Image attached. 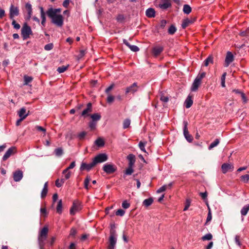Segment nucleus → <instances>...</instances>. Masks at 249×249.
<instances>
[{
  "instance_id": "obj_5",
  "label": "nucleus",
  "mask_w": 249,
  "mask_h": 249,
  "mask_svg": "<svg viewBox=\"0 0 249 249\" xmlns=\"http://www.w3.org/2000/svg\"><path fill=\"white\" fill-rule=\"evenodd\" d=\"M81 209V203L78 200H74L73 202L72 206L70 209V213L71 215H73Z\"/></svg>"
},
{
  "instance_id": "obj_2",
  "label": "nucleus",
  "mask_w": 249,
  "mask_h": 249,
  "mask_svg": "<svg viewBox=\"0 0 249 249\" xmlns=\"http://www.w3.org/2000/svg\"><path fill=\"white\" fill-rule=\"evenodd\" d=\"M21 33L23 40L29 38L30 36L33 34L31 28L26 23L23 24L21 30Z\"/></svg>"
},
{
  "instance_id": "obj_32",
  "label": "nucleus",
  "mask_w": 249,
  "mask_h": 249,
  "mask_svg": "<svg viewBox=\"0 0 249 249\" xmlns=\"http://www.w3.org/2000/svg\"><path fill=\"white\" fill-rule=\"evenodd\" d=\"M56 212L60 214L62 212V201L61 199H60L57 204V206L56 207Z\"/></svg>"
},
{
  "instance_id": "obj_30",
  "label": "nucleus",
  "mask_w": 249,
  "mask_h": 249,
  "mask_svg": "<svg viewBox=\"0 0 249 249\" xmlns=\"http://www.w3.org/2000/svg\"><path fill=\"white\" fill-rule=\"evenodd\" d=\"M192 11V8L188 4H185L183 6V11L184 14H189Z\"/></svg>"
},
{
  "instance_id": "obj_21",
  "label": "nucleus",
  "mask_w": 249,
  "mask_h": 249,
  "mask_svg": "<svg viewBox=\"0 0 249 249\" xmlns=\"http://www.w3.org/2000/svg\"><path fill=\"white\" fill-rule=\"evenodd\" d=\"M92 111V105L90 103L87 104V107L82 112V116H86L89 115V113Z\"/></svg>"
},
{
  "instance_id": "obj_43",
  "label": "nucleus",
  "mask_w": 249,
  "mask_h": 249,
  "mask_svg": "<svg viewBox=\"0 0 249 249\" xmlns=\"http://www.w3.org/2000/svg\"><path fill=\"white\" fill-rule=\"evenodd\" d=\"M130 124V120L129 119H125L123 122V128L126 129L129 127Z\"/></svg>"
},
{
  "instance_id": "obj_62",
  "label": "nucleus",
  "mask_w": 249,
  "mask_h": 249,
  "mask_svg": "<svg viewBox=\"0 0 249 249\" xmlns=\"http://www.w3.org/2000/svg\"><path fill=\"white\" fill-rule=\"evenodd\" d=\"M190 204H191L190 201L189 200L187 199L186 200V204H185V207L183 210L184 211H185L188 209L189 207L190 206Z\"/></svg>"
},
{
  "instance_id": "obj_3",
  "label": "nucleus",
  "mask_w": 249,
  "mask_h": 249,
  "mask_svg": "<svg viewBox=\"0 0 249 249\" xmlns=\"http://www.w3.org/2000/svg\"><path fill=\"white\" fill-rule=\"evenodd\" d=\"M52 20V22L58 27H61L64 23V18L61 15H53V16H48Z\"/></svg>"
},
{
  "instance_id": "obj_49",
  "label": "nucleus",
  "mask_w": 249,
  "mask_h": 249,
  "mask_svg": "<svg viewBox=\"0 0 249 249\" xmlns=\"http://www.w3.org/2000/svg\"><path fill=\"white\" fill-rule=\"evenodd\" d=\"M206 73L205 72H202L201 73H199L196 79L198 80L199 81L201 82L202 79L205 76Z\"/></svg>"
},
{
  "instance_id": "obj_46",
  "label": "nucleus",
  "mask_w": 249,
  "mask_h": 249,
  "mask_svg": "<svg viewBox=\"0 0 249 249\" xmlns=\"http://www.w3.org/2000/svg\"><path fill=\"white\" fill-rule=\"evenodd\" d=\"M133 172V167L128 166V167L125 170V174L126 175H130Z\"/></svg>"
},
{
  "instance_id": "obj_35",
  "label": "nucleus",
  "mask_w": 249,
  "mask_h": 249,
  "mask_svg": "<svg viewBox=\"0 0 249 249\" xmlns=\"http://www.w3.org/2000/svg\"><path fill=\"white\" fill-rule=\"evenodd\" d=\"M219 143V140L218 139H216L213 142H212L209 146V149L211 150L216 146Z\"/></svg>"
},
{
  "instance_id": "obj_47",
  "label": "nucleus",
  "mask_w": 249,
  "mask_h": 249,
  "mask_svg": "<svg viewBox=\"0 0 249 249\" xmlns=\"http://www.w3.org/2000/svg\"><path fill=\"white\" fill-rule=\"evenodd\" d=\"M241 180L245 183H247L249 181V175L246 174L241 177Z\"/></svg>"
},
{
  "instance_id": "obj_9",
  "label": "nucleus",
  "mask_w": 249,
  "mask_h": 249,
  "mask_svg": "<svg viewBox=\"0 0 249 249\" xmlns=\"http://www.w3.org/2000/svg\"><path fill=\"white\" fill-rule=\"evenodd\" d=\"M183 135L186 139V140L189 142H192L193 139V137L192 136L189 134V131L188 130V128H187V125H188V123L185 121H183Z\"/></svg>"
},
{
  "instance_id": "obj_59",
  "label": "nucleus",
  "mask_w": 249,
  "mask_h": 249,
  "mask_svg": "<svg viewBox=\"0 0 249 249\" xmlns=\"http://www.w3.org/2000/svg\"><path fill=\"white\" fill-rule=\"evenodd\" d=\"M125 212L124 210L122 209H119L116 212V214L117 215H119L121 216H123Z\"/></svg>"
},
{
  "instance_id": "obj_8",
  "label": "nucleus",
  "mask_w": 249,
  "mask_h": 249,
  "mask_svg": "<svg viewBox=\"0 0 249 249\" xmlns=\"http://www.w3.org/2000/svg\"><path fill=\"white\" fill-rule=\"evenodd\" d=\"M156 3L163 10L167 9L171 5L170 0H157Z\"/></svg>"
},
{
  "instance_id": "obj_10",
  "label": "nucleus",
  "mask_w": 249,
  "mask_h": 249,
  "mask_svg": "<svg viewBox=\"0 0 249 249\" xmlns=\"http://www.w3.org/2000/svg\"><path fill=\"white\" fill-rule=\"evenodd\" d=\"M17 152L16 148L14 146L11 147L9 148L5 152V154L2 157V160L3 161L6 160L11 156L14 155Z\"/></svg>"
},
{
  "instance_id": "obj_11",
  "label": "nucleus",
  "mask_w": 249,
  "mask_h": 249,
  "mask_svg": "<svg viewBox=\"0 0 249 249\" xmlns=\"http://www.w3.org/2000/svg\"><path fill=\"white\" fill-rule=\"evenodd\" d=\"M19 15V9L18 7L15 6L12 4L10 7V18L13 19L14 17L18 16Z\"/></svg>"
},
{
  "instance_id": "obj_48",
  "label": "nucleus",
  "mask_w": 249,
  "mask_h": 249,
  "mask_svg": "<svg viewBox=\"0 0 249 249\" xmlns=\"http://www.w3.org/2000/svg\"><path fill=\"white\" fill-rule=\"evenodd\" d=\"M86 135L87 132L85 131H82L78 134V135H77V138L79 139V140H82L84 139Z\"/></svg>"
},
{
  "instance_id": "obj_34",
  "label": "nucleus",
  "mask_w": 249,
  "mask_h": 249,
  "mask_svg": "<svg viewBox=\"0 0 249 249\" xmlns=\"http://www.w3.org/2000/svg\"><path fill=\"white\" fill-rule=\"evenodd\" d=\"M71 172L67 170L66 172H64V170L62 172V174L64 175V178L62 179H64L65 181L69 179L71 176Z\"/></svg>"
},
{
  "instance_id": "obj_4",
  "label": "nucleus",
  "mask_w": 249,
  "mask_h": 249,
  "mask_svg": "<svg viewBox=\"0 0 249 249\" xmlns=\"http://www.w3.org/2000/svg\"><path fill=\"white\" fill-rule=\"evenodd\" d=\"M117 242V237L115 231H111L107 249H114Z\"/></svg>"
},
{
  "instance_id": "obj_38",
  "label": "nucleus",
  "mask_w": 249,
  "mask_h": 249,
  "mask_svg": "<svg viewBox=\"0 0 249 249\" xmlns=\"http://www.w3.org/2000/svg\"><path fill=\"white\" fill-rule=\"evenodd\" d=\"M55 154L57 157L61 156L63 154V151L62 148H58L54 150Z\"/></svg>"
},
{
  "instance_id": "obj_51",
  "label": "nucleus",
  "mask_w": 249,
  "mask_h": 249,
  "mask_svg": "<svg viewBox=\"0 0 249 249\" xmlns=\"http://www.w3.org/2000/svg\"><path fill=\"white\" fill-rule=\"evenodd\" d=\"M24 85H27L29 83L31 82L33 78L30 76H24Z\"/></svg>"
},
{
  "instance_id": "obj_40",
  "label": "nucleus",
  "mask_w": 249,
  "mask_h": 249,
  "mask_svg": "<svg viewBox=\"0 0 249 249\" xmlns=\"http://www.w3.org/2000/svg\"><path fill=\"white\" fill-rule=\"evenodd\" d=\"M226 72H224L221 77V85L222 87H225V79L226 76Z\"/></svg>"
},
{
  "instance_id": "obj_22",
  "label": "nucleus",
  "mask_w": 249,
  "mask_h": 249,
  "mask_svg": "<svg viewBox=\"0 0 249 249\" xmlns=\"http://www.w3.org/2000/svg\"><path fill=\"white\" fill-rule=\"evenodd\" d=\"M193 103L192 96L189 95L185 101L184 105L187 108H188L192 106Z\"/></svg>"
},
{
  "instance_id": "obj_33",
  "label": "nucleus",
  "mask_w": 249,
  "mask_h": 249,
  "mask_svg": "<svg viewBox=\"0 0 249 249\" xmlns=\"http://www.w3.org/2000/svg\"><path fill=\"white\" fill-rule=\"evenodd\" d=\"M91 118L92 119V121H98L100 120L101 116L98 113H94L90 116Z\"/></svg>"
},
{
  "instance_id": "obj_23",
  "label": "nucleus",
  "mask_w": 249,
  "mask_h": 249,
  "mask_svg": "<svg viewBox=\"0 0 249 249\" xmlns=\"http://www.w3.org/2000/svg\"><path fill=\"white\" fill-rule=\"evenodd\" d=\"M195 20V19H190L189 18H186L184 19L182 22L181 24V27L183 29L186 28L190 24L193 23L194 21Z\"/></svg>"
},
{
  "instance_id": "obj_27",
  "label": "nucleus",
  "mask_w": 249,
  "mask_h": 249,
  "mask_svg": "<svg viewBox=\"0 0 249 249\" xmlns=\"http://www.w3.org/2000/svg\"><path fill=\"white\" fill-rule=\"evenodd\" d=\"M145 14L148 18H153L155 16V11L153 8H149L146 10Z\"/></svg>"
},
{
  "instance_id": "obj_54",
  "label": "nucleus",
  "mask_w": 249,
  "mask_h": 249,
  "mask_svg": "<svg viewBox=\"0 0 249 249\" xmlns=\"http://www.w3.org/2000/svg\"><path fill=\"white\" fill-rule=\"evenodd\" d=\"M47 193H48V189L43 188L41 191V197L42 198L45 197L46 196H47Z\"/></svg>"
},
{
  "instance_id": "obj_58",
  "label": "nucleus",
  "mask_w": 249,
  "mask_h": 249,
  "mask_svg": "<svg viewBox=\"0 0 249 249\" xmlns=\"http://www.w3.org/2000/svg\"><path fill=\"white\" fill-rule=\"evenodd\" d=\"M96 123L95 122L91 121L89 123V127L91 130H94L96 128Z\"/></svg>"
},
{
  "instance_id": "obj_63",
  "label": "nucleus",
  "mask_w": 249,
  "mask_h": 249,
  "mask_svg": "<svg viewBox=\"0 0 249 249\" xmlns=\"http://www.w3.org/2000/svg\"><path fill=\"white\" fill-rule=\"evenodd\" d=\"M70 0H65L63 2V6L67 8L70 4Z\"/></svg>"
},
{
  "instance_id": "obj_14",
  "label": "nucleus",
  "mask_w": 249,
  "mask_h": 249,
  "mask_svg": "<svg viewBox=\"0 0 249 249\" xmlns=\"http://www.w3.org/2000/svg\"><path fill=\"white\" fill-rule=\"evenodd\" d=\"M95 166L93 161H92L89 164H87L85 162H82L81 164L80 169L81 171L83 170H87L89 171L92 168H93Z\"/></svg>"
},
{
  "instance_id": "obj_28",
  "label": "nucleus",
  "mask_w": 249,
  "mask_h": 249,
  "mask_svg": "<svg viewBox=\"0 0 249 249\" xmlns=\"http://www.w3.org/2000/svg\"><path fill=\"white\" fill-rule=\"evenodd\" d=\"M249 211V204L245 205L241 210V214L243 216H245Z\"/></svg>"
},
{
  "instance_id": "obj_56",
  "label": "nucleus",
  "mask_w": 249,
  "mask_h": 249,
  "mask_svg": "<svg viewBox=\"0 0 249 249\" xmlns=\"http://www.w3.org/2000/svg\"><path fill=\"white\" fill-rule=\"evenodd\" d=\"M75 166V161H72L70 165L64 170V172H66L67 170H70L73 168Z\"/></svg>"
},
{
  "instance_id": "obj_53",
  "label": "nucleus",
  "mask_w": 249,
  "mask_h": 249,
  "mask_svg": "<svg viewBox=\"0 0 249 249\" xmlns=\"http://www.w3.org/2000/svg\"><path fill=\"white\" fill-rule=\"evenodd\" d=\"M12 24L14 26V28L17 30H18L20 28V25L18 23H17L14 19H13Z\"/></svg>"
},
{
  "instance_id": "obj_25",
  "label": "nucleus",
  "mask_w": 249,
  "mask_h": 249,
  "mask_svg": "<svg viewBox=\"0 0 249 249\" xmlns=\"http://www.w3.org/2000/svg\"><path fill=\"white\" fill-rule=\"evenodd\" d=\"M127 159L129 161L128 166L133 167L136 160L135 156L133 154H129L128 155Z\"/></svg>"
},
{
  "instance_id": "obj_60",
  "label": "nucleus",
  "mask_w": 249,
  "mask_h": 249,
  "mask_svg": "<svg viewBox=\"0 0 249 249\" xmlns=\"http://www.w3.org/2000/svg\"><path fill=\"white\" fill-rule=\"evenodd\" d=\"M167 23V21L166 20L163 19L160 21V28L163 29L166 25Z\"/></svg>"
},
{
  "instance_id": "obj_7",
  "label": "nucleus",
  "mask_w": 249,
  "mask_h": 249,
  "mask_svg": "<svg viewBox=\"0 0 249 249\" xmlns=\"http://www.w3.org/2000/svg\"><path fill=\"white\" fill-rule=\"evenodd\" d=\"M103 169L107 174H111L117 170L116 166L111 163H106L104 165Z\"/></svg>"
},
{
  "instance_id": "obj_18",
  "label": "nucleus",
  "mask_w": 249,
  "mask_h": 249,
  "mask_svg": "<svg viewBox=\"0 0 249 249\" xmlns=\"http://www.w3.org/2000/svg\"><path fill=\"white\" fill-rule=\"evenodd\" d=\"M138 87L136 83H134L131 86L127 88L125 90V93L129 92L134 93L138 90Z\"/></svg>"
},
{
  "instance_id": "obj_15",
  "label": "nucleus",
  "mask_w": 249,
  "mask_h": 249,
  "mask_svg": "<svg viewBox=\"0 0 249 249\" xmlns=\"http://www.w3.org/2000/svg\"><path fill=\"white\" fill-rule=\"evenodd\" d=\"M61 12V9L60 8H50L46 12V14L48 16H53V15H59L57 13Z\"/></svg>"
},
{
  "instance_id": "obj_57",
  "label": "nucleus",
  "mask_w": 249,
  "mask_h": 249,
  "mask_svg": "<svg viewBox=\"0 0 249 249\" xmlns=\"http://www.w3.org/2000/svg\"><path fill=\"white\" fill-rule=\"evenodd\" d=\"M167 189V186H166V185H164L162 186L161 187H160L157 191L158 193H160L161 192H164Z\"/></svg>"
},
{
  "instance_id": "obj_42",
  "label": "nucleus",
  "mask_w": 249,
  "mask_h": 249,
  "mask_svg": "<svg viewBox=\"0 0 249 249\" xmlns=\"http://www.w3.org/2000/svg\"><path fill=\"white\" fill-rule=\"evenodd\" d=\"M176 31H177V29H176V27L174 25H172L169 27L168 32L170 35H173L174 34H175V33L176 32Z\"/></svg>"
},
{
  "instance_id": "obj_19",
  "label": "nucleus",
  "mask_w": 249,
  "mask_h": 249,
  "mask_svg": "<svg viewBox=\"0 0 249 249\" xmlns=\"http://www.w3.org/2000/svg\"><path fill=\"white\" fill-rule=\"evenodd\" d=\"M221 168L223 173L225 174L229 170H232L233 166L231 164L225 163L222 165Z\"/></svg>"
},
{
  "instance_id": "obj_26",
  "label": "nucleus",
  "mask_w": 249,
  "mask_h": 249,
  "mask_svg": "<svg viewBox=\"0 0 249 249\" xmlns=\"http://www.w3.org/2000/svg\"><path fill=\"white\" fill-rule=\"evenodd\" d=\"M163 50L162 47L156 46L153 49V53L155 56H158L163 51Z\"/></svg>"
},
{
  "instance_id": "obj_45",
  "label": "nucleus",
  "mask_w": 249,
  "mask_h": 249,
  "mask_svg": "<svg viewBox=\"0 0 249 249\" xmlns=\"http://www.w3.org/2000/svg\"><path fill=\"white\" fill-rule=\"evenodd\" d=\"M90 180V178L89 177L87 176L85 179L84 181V187L86 189H89V183Z\"/></svg>"
},
{
  "instance_id": "obj_29",
  "label": "nucleus",
  "mask_w": 249,
  "mask_h": 249,
  "mask_svg": "<svg viewBox=\"0 0 249 249\" xmlns=\"http://www.w3.org/2000/svg\"><path fill=\"white\" fill-rule=\"evenodd\" d=\"M213 63V57L212 55L209 56L204 61V65L206 67L208 66L209 64Z\"/></svg>"
},
{
  "instance_id": "obj_52",
  "label": "nucleus",
  "mask_w": 249,
  "mask_h": 249,
  "mask_svg": "<svg viewBox=\"0 0 249 249\" xmlns=\"http://www.w3.org/2000/svg\"><path fill=\"white\" fill-rule=\"evenodd\" d=\"M53 43H49V44H46L45 46H44V49L46 50V51H50L52 49H53Z\"/></svg>"
},
{
  "instance_id": "obj_31",
  "label": "nucleus",
  "mask_w": 249,
  "mask_h": 249,
  "mask_svg": "<svg viewBox=\"0 0 249 249\" xmlns=\"http://www.w3.org/2000/svg\"><path fill=\"white\" fill-rule=\"evenodd\" d=\"M153 202V199L152 198H148L143 201V205L145 207H148L152 204Z\"/></svg>"
},
{
  "instance_id": "obj_39",
  "label": "nucleus",
  "mask_w": 249,
  "mask_h": 249,
  "mask_svg": "<svg viewBox=\"0 0 249 249\" xmlns=\"http://www.w3.org/2000/svg\"><path fill=\"white\" fill-rule=\"evenodd\" d=\"M95 143L98 146L101 147L104 145V142L103 139L98 138L95 141Z\"/></svg>"
},
{
  "instance_id": "obj_24",
  "label": "nucleus",
  "mask_w": 249,
  "mask_h": 249,
  "mask_svg": "<svg viewBox=\"0 0 249 249\" xmlns=\"http://www.w3.org/2000/svg\"><path fill=\"white\" fill-rule=\"evenodd\" d=\"M25 8L27 11V13H28V18L27 19H29L31 16H32V5L28 2V3H26V4H25Z\"/></svg>"
},
{
  "instance_id": "obj_20",
  "label": "nucleus",
  "mask_w": 249,
  "mask_h": 249,
  "mask_svg": "<svg viewBox=\"0 0 249 249\" xmlns=\"http://www.w3.org/2000/svg\"><path fill=\"white\" fill-rule=\"evenodd\" d=\"M201 82L195 78L192 85L191 86V90L192 91H196L199 86L201 85Z\"/></svg>"
},
{
  "instance_id": "obj_61",
  "label": "nucleus",
  "mask_w": 249,
  "mask_h": 249,
  "mask_svg": "<svg viewBox=\"0 0 249 249\" xmlns=\"http://www.w3.org/2000/svg\"><path fill=\"white\" fill-rule=\"evenodd\" d=\"M160 99L161 101L164 103H167L169 100V98L168 97L163 95L161 96Z\"/></svg>"
},
{
  "instance_id": "obj_55",
  "label": "nucleus",
  "mask_w": 249,
  "mask_h": 249,
  "mask_svg": "<svg viewBox=\"0 0 249 249\" xmlns=\"http://www.w3.org/2000/svg\"><path fill=\"white\" fill-rule=\"evenodd\" d=\"M123 208L126 209L130 207V203H129L127 200H124L122 205Z\"/></svg>"
},
{
  "instance_id": "obj_12",
  "label": "nucleus",
  "mask_w": 249,
  "mask_h": 249,
  "mask_svg": "<svg viewBox=\"0 0 249 249\" xmlns=\"http://www.w3.org/2000/svg\"><path fill=\"white\" fill-rule=\"evenodd\" d=\"M233 60L234 57L232 53L231 52H228L225 60V67H228Z\"/></svg>"
},
{
  "instance_id": "obj_16",
  "label": "nucleus",
  "mask_w": 249,
  "mask_h": 249,
  "mask_svg": "<svg viewBox=\"0 0 249 249\" xmlns=\"http://www.w3.org/2000/svg\"><path fill=\"white\" fill-rule=\"evenodd\" d=\"M18 114L20 118L25 119L29 115V111L27 112L26 108L23 107L18 110Z\"/></svg>"
},
{
  "instance_id": "obj_41",
  "label": "nucleus",
  "mask_w": 249,
  "mask_h": 249,
  "mask_svg": "<svg viewBox=\"0 0 249 249\" xmlns=\"http://www.w3.org/2000/svg\"><path fill=\"white\" fill-rule=\"evenodd\" d=\"M64 182H65L64 179L61 178L60 180H59V179H57L55 181V185L57 187H60L64 184Z\"/></svg>"
},
{
  "instance_id": "obj_13",
  "label": "nucleus",
  "mask_w": 249,
  "mask_h": 249,
  "mask_svg": "<svg viewBox=\"0 0 249 249\" xmlns=\"http://www.w3.org/2000/svg\"><path fill=\"white\" fill-rule=\"evenodd\" d=\"M23 172L20 170H18L13 173L14 180L16 181H19L23 178Z\"/></svg>"
},
{
  "instance_id": "obj_50",
  "label": "nucleus",
  "mask_w": 249,
  "mask_h": 249,
  "mask_svg": "<svg viewBox=\"0 0 249 249\" xmlns=\"http://www.w3.org/2000/svg\"><path fill=\"white\" fill-rule=\"evenodd\" d=\"M114 98H115L113 95L110 94H108L107 101L108 103H112L114 101Z\"/></svg>"
},
{
  "instance_id": "obj_17",
  "label": "nucleus",
  "mask_w": 249,
  "mask_h": 249,
  "mask_svg": "<svg viewBox=\"0 0 249 249\" xmlns=\"http://www.w3.org/2000/svg\"><path fill=\"white\" fill-rule=\"evenodd\" d=\"M123 43L127 46L132 51L134 52H137L139 51V48L136 45H130L126 39H124L123 40Z\"/></svg>"
},
{
  "instance_id": "obj_36",
  "label": "nucleus",
  "mask_w": 249,
  "mask_h": 249,
  "mask_svg": "<svg viewBox=\"0 0 249 249\" xmlns=\"http://www.w3.org/2000/svg\"><path fill=\"white\" fill-rule=\"evenodd\" d=\"M146 143L147 142H146L141 141L139 143V147L142 152H146L145 146L146 145Z\"/></svg>"
},
{
  "instance_id": "obj_6",
  "label": "nucleus",
  "mask_w": 249,
  "mask_h": 249,
  "mask_svg": "<svg viewBox=\"0 0 249 249\" xmlns=\"http://www.w3.org/2000/svg\"><path fill=\"white\" fill-rule=\"evenodd\" d=\"M107 159L108 157L106 154L101 153L95 157L93 159V161L95 165L98 163H102L107 161Z\"/></svg>"
},
{
  "instance_id": "obj_44",
  "label": "nucleus",
  "mask_w": 249,
  "mask_h": 249,
  "mask_svg": "<svg viewBox=\"0 0 249 249\" xmlns=\"http://www.w3.org/2000/svg\"><path fill=\"white\" fill-rule=\"evenodd\" d=\"M213 236L211 233H209L202 237V240L203 241L210 240L212 239Z\"/></svg>"
},
{
  "instance_id": "obj_1",
  "label": "nucleus",
  "mask_w": 249,
  "mask_h": 249,
  "mask_svg": "<svg viewBox=\"0 0 249 249\" xmlns=\"http://www.w3.org/2000/svg\"><path fill=\"white\" fill-rule=\"evenodd\" d=\"M48 228L47 227H44L39 231L38 235V243L40 249H44L46 244Z\"/></svg>"
},
{
  "instance_id": "obj_64",
  "label": "nucleus",
  "mask_w": 249,
  "mask_h": 249,
  "mask_svg": "<svg viewBox=\"0 0 249 249\" xmlns=\"http://www.w3.org/2000/svg\"><path fill=\"white\" fill-rule=\"evenodd\" d=\"M114 85L112 84L109 86L105 90V92L107 94H109V91L113 88Z\"/></svg>"
},
{
  "instance_id": "obj_37",
  "label": "nucleus",
  "mask_w": 249,
  "mask_h": 249,
  "mask_svg": "<svg viewBox=\"0 0 249 249\" xmlns=\"http://www.w3.org/2000/svg\"><path fill=\"white\" fill-rule=\"evenodd\" d=\"M68 67H69V65H67V66H62L61 67H59L57 68V71L59 73H63V72H64L65 71H66L67 70Z\"/></svg>"
}]
</instances>
